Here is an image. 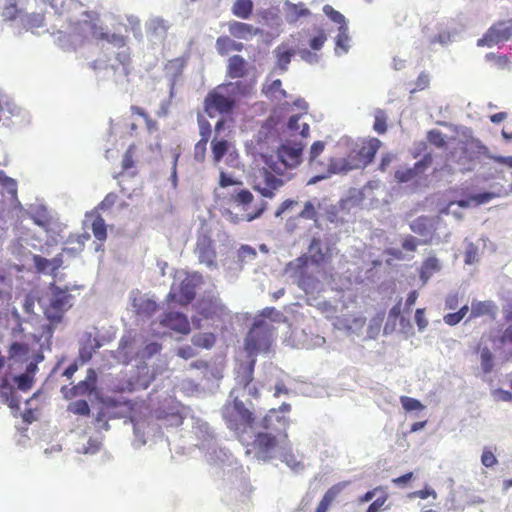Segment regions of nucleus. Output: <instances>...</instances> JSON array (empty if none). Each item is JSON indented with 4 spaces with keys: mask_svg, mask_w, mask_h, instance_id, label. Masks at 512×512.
<instances>
[{
    "mask_svg": "<svg viewBox=\"0 0 512 512\" xmlns=\"http://www.w3.org/2000/svg\"><path fill=\"white\" fill-rule=\"evenodd\" d=\"M18 0H0V8L2 9V17L5 20H13L18 14Z\"/></svg>",
    "mask_w": 512,
    "mask_h": 512,
    "instance_id": "nucleus-52",
    "label": "nucleus"
},
{
    "mask_svg": "<svg viewBox=\"0 0 512 512\" xmlns=\"http://www.w3.org/2000/svg\"><path fill=\"white\" fill-rule=\"evenodd\" d=\"M352 170L353 169L350 166V163H349L347 157H344V158L333 157V158H330V160H329V164L327 165L326 172L313 176L311 179L308 180L307 185H314V184L318 183L319 181L326 180V179L330 178L332 175L347 174L348 172H350Z\"/></svg>",
    "mask_w": 512,
    "mask_h": 512,
    "instance_id": "nucleus-19",
    "label": "nucleus"
},
{
    "mask_svg": "<svg viewBox=\"0 0 512 512\" xmlns=\"http://www.w3.org/2000/svg\"><path fill=\"white\" fill-rule=\"evenodd\" d=\"M282 12L285 21L289 24H295L299 19L310 15V10L305 7L304 3L294 4L289 0L284 1Z\"/></svg>",
    "mask_w": 512,
    "mask_h": 512,
    "instance_id": "nucleus-25",
    "label": "nucleus"
},
{
    "mask_svg": "<svg viewBox=\"0 0 512 512\" xmlns=\"http://www.w3.org/2000/svg\"><path fill=\"white\" fill-rule=\"evenodd\" d=\"M428 141L438 148H442L446 145V136L439 130H431L427 135Z\"/></svg>",
    "mask_w": 512,
    "mask_h": 512,
    "instance_id": "nucleus-64",
    "label": "nucleus"
},
{
    "mask_svg": "<svg viewBox=\"0 0 512 512\" xmlns=\"http://www.w3.org/2000/svg\"><path fill=\"white\" fill-rule=\"evenodd\" d=\"M441 265L439 260L436 257L427 258L421 267L420 271V279L423 284H426L428 280L438 271H440Z\"/></svg>",
    "mask_w": 512,
    "mask_h": 512,
    "instance_id": "nucleus-36",
    "label": "nucleus"
},
{
    "mask_svg": "<svg viewBox=\"0 0 512 512\" xmlns=\"http://www.w3.org/2000/svg\"><path fill=\"white\" fill-rule=\"evenodd\" d=\"M24 27L28 30H34L43 26L44 16L39 13H32L22 18Z\"/></svg>",
    "mask_w": 512,
    "mask_h": 512,
    "instance_id": "nucleus-56",
    "label": "nucleus"
},
{
    "mask_svg": "<svg viewBox=\"0 0 512 512\" xmlns=\"http://www.w3.org/2000/svg\"><path fill=\"white\" fill-rule=\"evenodd\" d=\"M97 374L93 369H88L86 378L73 387L75 395L92 393L96 389Z\"/></svg>",
    "mask_w": 512,
    "mask_h": 512,
    "instance_id": "nucleus-33",
    "label": "nucleus"
},
{
    "mask_svg": "<svg viewBox=\"0 0 512 512\" xmlns=\"http://www.w3.org/2000/svg\"><path fill=\"white\" fill-rule=\"evenodd\" d=\"M147 35L151 41L161 42L167 34L169 24L166 20L155 17L146 23Z\"/></svg>",
    "mask_w": 512,
    "mask_h": 512,
    "instance_id": "nucleus-28",
    "label": "nucleus"
},
{
    "mask_svg": "<svg viewBox=\"0 0 512 512\" xmlns=\"http://www.w3.org/2000/svg\"><path fill=\"white\" fill-rule=\"evenodd\" d=\"M263 92L267 98L275 101H281L288 96L287 92L282 89V83L279 79H275L270 84L265 85Z\"/></svg>",
    "mask_w": 512,
    "mask_h": 512,
    "instance_id": "nucleus-38",
    "label": "nucleus"
},
{
    "mask_svg": "<svg viewBox=\"0 0 512 512\" xmlns=\"http://www.w3.org/2000/svg\"><path fill=\"white\" fill-rule=\"evenodd\" d=\"M285 273L306 295L314 296L324 290V284L318 278L320 266L309 264L306 255L290 261L286 265Z\"/></svg>",
    "mask_w": 512,
    "mask_h": 512,
    "instance_id": "nucleus-5",
    "label": "nucleus"
},
{
    "mask_svg": "<svg viewBox=\"0 0 512 512\" xmlns=\"http://www.w3.org/2000/svg\"><path fill=\"white\" fill-rule=\"evenodd\" d=\"M30 215L34 223L40 227L45 228L49 223V214L47 209L42 205L32 206L30 208Z\"/></svg>",
    "mask_w": 512,
    "mask_h": 512,
    "instance_id": "nucleus-47",
    "label": "nucleus"
},
{
    "mask_svg": "<svg viewBox=\"0 0 512 512\" xmlns=\"http://www.w3.org/2000/svg\"><path fill=\"white\" fill-rule=\"evenodd\" d=\"M157 423H153L151 418L140 417L135 413L131 417L134 430L133 446L140 448L146 444V437L154 436L161 426L177 427L183 423L184 416L178 405L160 407L155 412Z\"/></svg>",
    "mask_w": 512,
    "mask_h": 512,
    "instance_id": "nucleus-3",
    "label": "nucleus"
},
{
    "mask_svg": "<svg viewBox=\"0 0 512 512\" xmlns=\"http://www.w3.org/2000/svg\"><path fill=\"white\" fill-rule=\"evenodd\" d=\"M243 44L236 42L228 36H220L216 40V50L220 55H226L231 51H241Z\"/></svg>",
    "mask_w": 512,
    "mask_h": 512,
    "instance_id": "nucleus-35",
    "label": "nucleus"
},
{
    "mask_svg": "<svg viewBox=\"0 0 512 512\" xmlns=\"http://www.w3.org/2000/svg\"><path fill=\"white\" fill-rule=\"evenodd\" d=\"M253 10L252 0H236L232 7V13L241 19H248Z\"/></svg>",
    "mask_w": 512,
    "mask_h": 512,
    "instance_id": "nucleus-44",
    "label": "nucleus"
},
{
    "mask_svg": "<svg viewBox=\"0 0 512 512\" xmlns=\"http://www.w3.org/2000/svg\"><path fill=\"white\" fill-rule=\"evenodd\" d=\"M228 30L233 37L243 40H249L256 35L263 33L262 29L260 28L238 21L229 23Z\"/></svg>",
    "mask_w": 512,
    "mask_h": 512,
    "instance_id": "nucleus-27",
    "label": "nucleus"
},
{
    "mask_svg": "<svg viewBox=\"0 0 512 512\" xmlns=\"http://www.w3.org/2000/svg\"><path fill=\"white\" fill-rule=\"evenodd\" d=\"M195 253L201 264H205L209 268L216 266V251L213 240L207 235H199L196 242Z\"/></svg>",
    "mask_w": 512,
    "mask_h": 512,
    "instance_id": "nucleus-18",
    "label": "nucleus"
},
{
    "mask_svg": "<svg viewBox=\"0 0 512 512\" xmlns=\"http://www.w3.org/2000/svg\"><path fill=\"white\" fill-rule=\"evenodd\" d=\"M480 365L484 374H489L493 370L494 355L488 347L480 348Z\"/></svg>",
    "mask_w": 512,
    "mask_h": 512,
    "instance_id": "nucleus-50",
    "label": "nucleus"
},
{
    "mask_svg": "<svg viewBox=\"0 0 512 512\" xmlns=\"http://www.w3.org/2000/svg\"><path fill=\"white\" fill-rule=\"evenodd\" d=\"M401 304L402 300L400 299L397 304H395L388 313L387 321L384 325L383 333L385 335L392 334L397 327V320L400 318L401 314Z\"/></svg>",
    "mask_w": 512,
    "mask_h": 512,
    "instance_id": "nucleus-39",
    "label": "nucleus"
},
{
    "mask_svg": "<svg viewBox=\"0 0 512 512\" xmlns=\"http://www.w3.org/2000/svg\"><path fill=\"white\" fill-rule=\"evenodd\" d=\"M283 185V179L265 171L263 179L255 184L254 189L258 191L263 197L271 199L274 197L275 191L280 189Z\"/></svg>",
    "mask_w": 512,
    "mask_h": 512,
    "instance_id": "nucleus-23",
    "label": "nucleus"
},
{
    "mask_svg": "<svg viewBox=\"0 0 512 512\" xmlns=\"http://www.w3.org/2000/svg\"><path fill=\"white\" fill-rule=\"evenodd\" d=\"M197 312L206 319L224 320L229 317L227 307L215 295H206L197 303Z\"/></svg>",
    "mask_w": 512,
    "mask_h": 512,
    "instance_id": "nucleus-14",
    "label": "nucleus"
},
{
    "mask_svg": "<svg viewBox=\"0 0 512 512\" xmlns=\"http://www.w3.org/2000/svg\"><path fill=\"white\" fill-rule=\"evenodd\" d=\"M202 282L199 273L187 274L180 283L174 282L171 286L169 297L176 299L181 304L191 302L196 294V287Z\"/></svg>",
    "mask_w": 512,
    "mask_h": 512,
    "instance_id": "nucleus-12",
    "label": "nucleus"
},
{
    "mask_svg": "<svg viewBox=\"0 0 512 512\" xmlns=\"http://www.w3.org/2000/svg\"><path fill=\"white\" fill-rule=\"evenodd\" d=\"M68 411L76 415L86 416L90 413V407L85 400H77L68 405Z\"/></svg>",
    "mask_w": 512,
    "mask_h": 512,
    "instance_id": "nucleus-59",
    "label": "nucleus"
},
{
    "mask_svg": "<svg viewBox=\"0 0 512 512\" xmlns=\"http://www.w3.org/2000/svg\"><path fill=\"white\" fill-rule=\"evenodd\" d=\"M234 107V103L219 88V86L210 91L204 100L205 112L210 117H213V112H218L220 114L230 113Z\"/></svg>",
    "mask_w": 512,
    "mask_h": 512,
    "instance_id": "nucleus-15",
    "label": "nucleus"
},
{
    "mask_svg": "<svg viewBox=\"0 0 512 512\" xmlns=\"http://www.w3.org/2000/svg\"><path fill=\"white\" fill-rule=\"evenodd\" d=\"M273 341V333L266 323L255 322L245 338V350L251 359L259 353H267Z\"/></svg>",
    "mask_w": 512,
    "mask_h": 512,
    "instance_id": "nucleus-7",
    "label": "nucleus"
},
{
    "mask_svg": "<svg viewBox=\"0 0 512 512\" xmlns=\"http://www.w3.org/2000/svg\"><path fill=\"white\" fill-rule=\"evenodd\" d=\"M351 37L347 26H339L338 34L335 37V54L338 56L348 53L350 49Z\"/></svg>",
    "mask_w": 512,
    "mask_h": 512,
    "instance_id": "nucleus-31",
    "label": "nucleus"
},
{
    "mask_svg": "<svg viewBox=\"0 0 512 512\" xmlns=\"http://www.w3.org/2000/svg\"><path fill=\"white\" fill-rule=\"evenodd\" d=\"M400 403L402 407L408 412L415 410H423L425 408L424 405L419 400L408 396H401Z\"/></svg>",
    "mask_w": 512,
    "mask_h": 512,
    "instance_id": "nucleus-61",
    "label": "nucleus"
},
{
    "mask_svg": "<svg viewBox=\"0 0 512 512\" xmlns=\"http://www.w3.org/2000/svg\"><path fill=\"white\" fill-rule=\"evenodd\" d=\"M222 417L241 443H247L252 438L250 432L259 423L255 422L253 412L239 399V395L228 399L222 408Z\"/></svg>",
    "mask_w": 512,
    "mask_h": 512,
    "instance_id": "nucleus-4",
    "label": "nucleus"
},
{
    "mask_svg": "<svg viewBox=\"0 0 512 512\" xmlns=\"http://www.w3.org/2000/svg\"><path fill=\"white\" fill-rule=\"evenodd\" d=\"M227 74L231 78H242L246 75V60L240 55H234L228 60Z\"/></svg>",
    "mask_w": 512,
    "mask_h": 512,
    "instance_id": "nucleus-34",
    "label": "nucleus"
},
{
    "mask_svg": "<svg viewBox=\"0 0 512 512\" xmlns=\"http://www.w3.org/2000/svg\"><path fill=\"white\" fill-rule=\"evenodd\" d=\"M255 359H250L247 362H242L235 369V381L236 385L229 394V398L239 395V397L251 396L256 398L258 395V389L253 381Z\"/></svg>",
    "mask_w": 512,
    "mask_h": 512,
    "instance_id": "nucleus-8",
    "label": "nucleus"
},
{
    "mask_svg": "<svg viewBox=\"0 0 512 512\" xmlns=\"http://www.w3.org/2000/svg\"><path fill=\"white\" fill-rule=\"evenodd\" d=\"M325 143L323 141H316L312 144L309 152V169L311 172L318 171V166L321 162L317 157L324 151Z\"/></svg>",
    "mask_w": 512,
    "mask_h": 512,
    "instance_id": "nucleus-46",
    "label": "nucleus"
},
{
    "mask_svg": "<svg viewBox=\"0 0 512 512\" xmlns=\"http://www.w3.org/2000/svg\"><path fill=\"white\" fill-rule=\"evenodd\" d=\"M0 185L5 190L7 195H9L12 199L16 198L17 195V183L14 179L5 175L3 171L0 170Z\"/></svg>",
    "mask_w": 512,
    "mask_h": 512,
    "instance_id": "nucleus-54",
    "label": "nucleus"
},
{
    "mask_svg": "<svg viewBox=\"0 0 512 512\" xmlns=\"http://www.w3.org/2000/svg\"><path fill=\"white\" fill-rule=\"evenodd\" d=\"M154 378L146 363L142 362L137 366L136 375L132 376L123 387V390L136 391L147 389Z\"/></svg>",
    "mask_w": 512,
    "mask_h": 512,
    "instance_id": "nucleus-21",
    "label": "nucleus"
},
{
    "mask_svg": "<svg viewBox=\"0 0 512 512\" xmlns=\"http://www.w3.org/2000/svg\"><path fill=\"white\" fill-rule=\"evenodd\" d=\"M86 337V342L79 349V358L83 363L89 361L96 349L100 347L96 338H92L91 335H86Z\"/></svg>",
    "mask_w": 512,
    "mask_h": 512,
    "instance_id": "nucleus-43",
    "label": "nucleus"
},
{
    "mask_svg": "<svg viewBox=\"0 0 512 512\" xmlns=\"http://www.w3.org/2000/svg\"><path fill=\"white\" fill-rule=\"evenodd\" d=\"M441 224V216H420L410 223V229L412 230V232L418 234L422 238L420 240L421 244H439L440 242H442V233L440 232Z\"/></svg>",
    "mask_w": 512,
    "mask_h": 512,
    "instance_id": "nucleus-9",
    "label": "nucleus"
},
{
    "mask_svg": "<svg viewBox=\"0 0 512 512\" xmlns=\"http://www.w3.org/2000/svg\"><path fill=\"white\" fill-rule=\"evenodd\" d=\"M301 115H293L288 120V129L294 134H299L302 138L308 136L309 125L306 122L300 123Z\"/></svg>",
    "mask_w": 512,
    "mask_h": 512,
    "instance_id": "nucleus-45",
    "label": "nucleus"
},
{
    "mask_svg": "<svg viewBox=\"0 0 512 512\" xmlns=\"http://www.w3.org/2000/svg\"><path fill=\"white\" fill-rule=\"evenodd\" d=\"M386 119L387 117L383 110H377L375 112V122L373 128L378 134H384L386 132Z\"/></svg>",
    "mask_w": 512,
    "mask_h": 512,
    "instance_id": "nucleus-63",
    "label": "nucleus"
},
{
    "mask_svg": "<svg viewBox=\"0 0 512 512\" xmlns=\"http://www.w3.org/2000/svg\"><path fill=\"white\" fill-rule=\"evenodd\" d=\"M227 148H228V145H227L226 140L212 142V153H213L214 160L216 162L221 161V159L227 152Z\"/></svg>",
    "mask_w": 512,
    "mask_h": 512,
    "instance_id": "nucleus-62",
    "label": "nucleus"
},
{
    "mask_svg": "<svg viewBox=\"0 0 512 512\" xmlns=\"http://www.w3.org/2000/svg\"><path fill=\"white\" fill-rule=\"evenodd\" d=\"M325 254L320 239L314 236L310 242L308 254H305L309 259V264L320 266L325 259Z\"/></svg>",
    "mask_w": 512,
    "mask_h": 512,
    "instance_id": "nucleus-32",
    "label": "nucleus"
},
{
    "mask_svg": "<svg viewBox=\"0 0 512 512\" xmlns=\"http://www.w3.org/2000/svg\"><path fill=\"white\" fill-rule=\"evenodd\" d=\"M161 345L157 342H150L148 343L142 350L137 351V357L140 360L149 359L152 356L158 354L161 350Z\"/></svg>",
    "mask_w": 512,
    "mask_h": 512,
    "instance_id": "nucleus-58",
    "label": "nucleus"
},
{
    "mask_svg": "<svg viewBox=\"0 0 512 512\" xmlns=\"http://www.w3.org/2000/svg\"><path fill=\"white\" fill-rule=\"evenodd\" d=\"M86 19L72 22L70 17H67L66 22L61 25H54L57 34L69 37V42L75 44L81 39L87 38L89 35L97 40L106 42L112 48L117 49L114 52V60L109 58L105 70L113 73L115 83H122L130 72V50L127 46V38L121 34L110 33L102 26L92 23V18L88 12H83Z\"/></svg>",
    "mask_w": 512,
    "mask_h": 512,
    "instance_id": "nucleus-1",
    "label": "nucleus"
},
{
    "mask_svg": "<svg viewBox=\"0 0 512 512\" xmlns=\"http://www.w3.org/2000/svg\"><path fill=\"white\" fill-rule=\"evenodd\" d=\"M323 12L327 17H329L334 23L338 24L339 26H347V22L344 15L336 11L332 6L325 5L323 7Z\"/></svg>",
    "mask_w": 512,
    "mask_h": 512,
    "instance_id": "nucleus-60",
    "label": "nucleus"
},
{
    "mask_svg": "<svg viewBox=\"0 0 512 512\" xmlns=\"http://www.w3.org/2000/svg\"><path fill=\"white\" fill-rule=\"evenodd\" d=\"M497 313V306L492 301H476L473 300L470 308L469 319L477 318L484 315H489L495 318Z\"/></svg>",
    "mask_w": 512,
    "mask_h": 512,
    "instance_id": "nucleus-29",
    "label": "nucleus"
},
{
    "mask_svg": "<svg viewBox=\"0 0 512 512\" xmlns=\"http://www.w3.org/2000/svg\"><path fill=\"white\" fill-rule=\"evenodd\" d=\"M343 488L342 484H337L329 488L321 501L318 503L315 512H327L332 502L336 499Z\"/></svg>",
    "mask_w": 512,
    "mask_h": 512,
    "instance_id": "nucleus-37",
    "label": "nucleus"
},
{
    "mask_svg": "<svg viewBox=\"0 0 512 512\" xmlns=\"http://www.w3.org/2000/svg\"><path fill=\"white\" fill-rule=\"evenodd\" d=\"M134 349V343L130 339L123 337L117 350L119 361L128 364L133 358Z\"/></svg>",
    "mask_w": 512,
    "mask_h": 512,
    "instance_id": "nucleus-41",
    "label": "nucleus"
},
{
    "mask_svg": "<svg viewBox=\"0 0 512 512\" xmlns=\"http://www.w3.org/2000/svg\"><path fill=\"white\" fill-rule=\"evenodd\" d=\"M134 308L138 315L143 317H150L157 309V304L151 299H135L133 303Z\"/></svg>",
    "mask_w": 512,
    "mask_h": 512,
    "instance_id": "nucleus-40",
    "label": "nucleus"
},
{
    "mask_svg": "<svg viewBox=\"0 0 512 512\" xmlns=\"http://www.w3.org/2000/svg\"><path fill=\"white\" fill-rule=\"evenodd\" d=\"M278 457L293 469L300 465V463L295 459L294 455L291 453L289 443L287 441L281 447V450L278 453Z\"/></svg>",
    "mask_w": 512,
    "mask_h": 512,
    "instance_id": "nucleus-57",
    "label": "nucleus"
},
{
    "mask_svg": "<svg viewBox=\"0 0 512 512\" xmlns=\"http://www.w3.org/2000/svg\"><path fill=\"white\" fill-rule=\"evenodd\" d=\"M0 398L3 403L7 404L12 410H18L20 400L15 392V389L6 378L2 380Z\"/></svg>",
    "mask_w": 512,
    "mask_h": 512,
    "instance_id": "nucleus-30",
    "label": "nucleus"
},
{
    "mask_svg": "<svg viewBox=\"0 0 512 512\" xmlns=\"http://www.w3.org/2000/svg\"><path fill=\"white\" fill-rule=\"evenodd\" d=\"M92 232L94 237L99 241H103L107 237L106 224L100 215H97L92 222Z\"/></svg>",
    "mask_w": 512,
    "mask_h": 512,
    "instance_id": "nucleus-55",
    "label": "nucleus"
},
{
    "mask_svg": "<svg viewBox=\"0 0 512 512\" xmlns=\"http://www.w3.org/2000/svg\"><path fill=\"white\" fill-rule=\"evenodd\" d=\"M159 325L183 335L190 333L191 330L187 316L178 311L163 313L159 318Z\"/></svg>",
    "mask_w": 512,
    "mask_h": 512,
    "instance_id": "nucleus-17",
    "label": "nucleus"
},
{
    "mask_svg": "<svg viewBox=\"0 0 512 512\" xmlns=\"http://www.w3.org/2000/svg\"><path fill=\"white\" fill-rule=\"evenodd\" d=\"M205 460L211 468L212 474H219L226 466L232 464V454L216 441L208 443L205 448Z\"/></svg>",
    "mask_w": 512,
    "mask_h": 512,
    "instance_id": "nucleus-13",
    "label": "nucleus"
},
{
    "mask_svg": "<svg viewBox=\"0 0 512 512\" xmlns=\"http://www.w3.org/2000/svg\"><path fill=\"white\" fill-rule=\"evenodd\" d=\"M273 54L276 57L274 70L280 74L285 73L288 70L291 58L295 54L294 49L289 47L288 44L282 43L274 49Z\"/></svg>",
    "mask_w": 512,
    "mask_h": 512,
    "instance_id": "nucleus-26",
    "label": "nucleus"
},
{
    "mask_svg": "<svg viewBox=\"0 0 512 512\" xmlns=\"http://www.w3.org/2000/svg\"><path fill=\"white\" fill-rule=\"evenodd\" d=\"M101 444V440L98 437H90L86 443L78 444L75 450L79 454L94 455L100 450Z\"/></svg>",
    "mask_w": 512,
    "mask_h": 512,
    "instance_id": "nucleus-49",
    "label": "nucleus"
},
{
    "mask_svg": "<svg viewBox=\"0 0 512 512\" xmlns=\"http://www.w3.org/2000/svg\"><path fill=\"white\" fill-rule=\"evenodd\" d=\"M431 163L432 156L427 154L421 160L416 162L413 167L397 170L395 172V178L400 183L409 182L422 174L431 165Z\"/></svg>",
    "mask_w": 512,
    "mask_h": 512,
    "instance_id": "nucleus-22",
    "label": "nucleus"
},
{
    "mask_svg": "<svg viewBox=\"0 0 512 512\" xmlns=\"http://www.w3.org/2000/svg\"><path fill=\"white\" fill-rule=\"evenodd\" d=\"M190 426L191 432L195 435L198 440L195 443V446H198L200 449H203L207 446L208 443H212L216 441L214 439L213 430L209 426V424L201 418L191 417L190 418Z\"/></svg>",
    "mask_w": 512,
    "mask_h": 512,
    "instance_id": "nucleus-20",
    "label": "nucleus"
},
{
    "mask_svg": "<svg viewBox=\"0 0 512 512\" xmlns=\"http://www.w3.org/2000/svg\"><path fill=\"white\" fill-rule=\"evenodd\" d=\"M261 17L265 25L274 29L277 34L282 31V19L274 9H266L261 12Z\"/></svg>",
    "mask_w": 512,
    "mask_h": 512,
    "instance_id": "nucleus-42",
    "label": "nucleus"
},
{
    "mask_svg": "<svg viewBox=\"0 0 512 512\" xmlns=\"http://www.w3.org/2000/svg\"><path fill=\"white\" fill-rule=\"evenodd\" d=\"M502 190L503 189L500 188L497 191H485L473 194L472 200H474V207L489 203L494 198L501 197L502 195H504Z\"/></svg>",
    "mask_w": 512,
    "mask_h": 512,
    "instance_id": "nucleus-51",
    "label": "nucleus"
},
{
    "mask_svg": "<svg viewBox=\"0 0 512 512\" xmlns=\"http://www.w3.org/2000/svg\"><path fill=\"white\" fill-rule=\"evenodd\" d=\"M380 146L381 141L376 138L362 143H355L347 155L352 169H361L369 165L373 161Z\"/></svg>",
    "mask_w": 512,
    "mask_h": 512,
    "instance_id": "nucleus-11",
    "label": "nucleus"
},
{
    "mask_svg": "<svg viewBox=\"0 0 512 512\" xmlns=\"http://www.w3.org/2000/svg\"><path fill=\"white\" fill-rule=\"evenodd\" d=\"M75 302V296L68 288H61L55 284H50L45 295L40 299V304L47 320L50 322L49 332L52 328L62 323L64 315L72 308Z\"/></svg>",
    "mask_w": 512,
    "mask_h": 512,
    "instance_id": "nucleus-6",
    "label": "nucleus"
},
{
    "mask_svg": "<svg viewBox=\"0 0 512 512\" xmlns=\"http://www.w3.org/2000/svg\"><path fill=\"white\" fill-rule=\"evenodd\" d=\"M305 144L302 141H286L277 150L279 162L271 166V169L281 174L283 168H295L302 161V152Z\"/></svg>",
    "mask_w": 512,
    "mask_h": 512,
    "instance_id": "nucleus-10",
    "label": "nucleus"
},
{
    "mask_svg": "<svg viewBox=\"0 0 512 512\" xmlns=\"http://www.w3.org/2000/svg\"><path fill=\"white\" fill-rule=\"evenodd\" d=\"M219 88L229 97V99L236 105L240 97L246 96L250 93L252 85L247 81H235L219 85Z\"/></svg>",
    "mask_w": 512,
    "mask_h": 512,
    "instance_id": "nucleus-24",
    "label": "nucleus"
},
{
    "mask_svg": "<svg viewBox=\"0 0 512 512\" xmlns=\"http://www.w3.org/2000/svg\"><path fill=\"white\" fill-rule=\"evenodd\" d=\"M290 404L283 403L278 409L272 408L262 418V420L250 432L252 436L247 443L242 445L247 447L246 454H253V457L260 461H269L278 457L281 450V440L278 435L287 440L286 429L289 426V419L285 413L290 411Z\"/></svg>",
    "mask_w": 512,
    "mask_h": 512,
    "instance_id": "nucleus-2",
    "label": "nucleus"
},
{
    "mask_svg": "<svg viewBox=\"0 0 512 512\" xmlns=\"http://www.w3.org/2000/svg\"><path fill=\"white\" fill-rule=\"evenodd\" d=\"M191 342L194 346L204 349H210L215 344V336L213 333H197L191 338Z\"/></svg>",
    "mask_w": 512,
    "mask_h": 512,
    "instance_id": "nucleus-48",
    "label": "nucleus"
},
{
    "mask_svg": "<svg viewBox=\"0 0 512 512\" xmlns=\"http://www.w3.org/2000/svg\"><path fill=\"white\" fill-rule=\"evenodd\" d=\"M365 323V320L363 318H354L352 321L349 319H337L334 322V327L338 330H344L347 332H350L353 330V325H355L356 328H362Z\"/></svg>",
    "mask_w": 512,
    "mask_h": 512,
    "instance_id": "nucleus-53",
    "label": "nucleus"
},
{
    "mask_svg": "<svg viewBox=\"0 0 512 512\" xmlns=\"http://www.w3.org/2000/svg\"><path fill=\"white\" fill-rule=\"evenodd\" d=\"M512 37V20L498 22L491 26L484 36L477 41L478 47H492Z\"/></svg>",
    "mask_w": 512,
    "mask_h": 512,
    "instance_id": "nucleus-16",
    "label": "nucleus"
}]
</instances>
